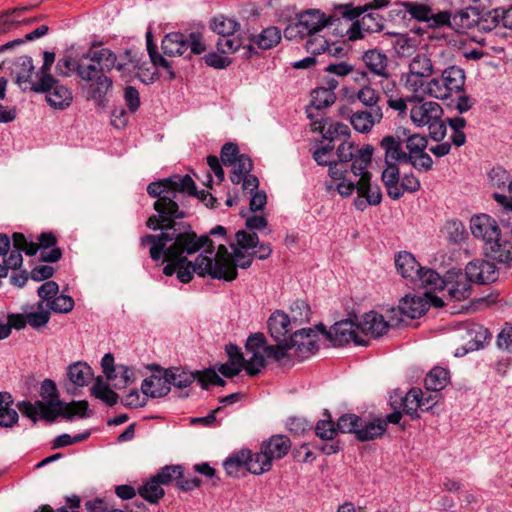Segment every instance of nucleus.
I'll return each mask as SVG.
<instances>
[{
  "label": "nucleus",
  "instance_id": "obj_1",
  "mask_svg": "<svg viewBox=\"0 0 512 512\" xmlns=\"http://www.w3.org/2000/svg\"><path fill=\"white\" fill-rule=\"evenodd\" d=\"M147 193L156 198L153 204L156 215L147 219L146 225L153 230H162L158 235L147 234L140 238V246L150 245L149 254L154 261L162 256L169 262L164 268L166 276L177 272L178 264L186 262L184 254H193L201 248L205 254H213L214 246L207 235L197 237L192 230H181L176 220L186 217L180 208L182 196H193L205 203L208 207H215L217 199L205 191H197L195 182L188 175H172L168 178L151 182L147 186Z\"/></svg>",
  "mask_w": 512,
  "mask_h": 512
},
{
  "label": "nucleus",
  "instance_id": "obj_2",
  "mask_svg": "<svg viewBox=\"0 0 512 512\" xmlns=\"http://www.w3.org/2000/svg\"><path fill=\"white\" fill-rule=\"evenodd\" d=\"M373 147L366 145L359 149L354 143L342 140L337 147L338 160L330 164L329 180L325 186L328 192L337 191L342 197L354 192L355 180L371 163Z\"/></svg>",
  "mask_w": 512,
  "mask_h": 512
},
{
  "label": "nucleus",
  "instance_id": "obj_3",
  "mask_svg": "<svg viewBox=\"0 0 512 512\" xmlns=\"http://www.w3.org/2000/svg\"><path fill=\"white\" fill-rule=\"evenodd\" d=\"M125 63H118L116 54L109 48L90 49L82 55L79 77L86 82H95L93 99H102L112 87L113 81L107 76L113 68L125 69Z\"/></svg>",
  "mask_w": 512,
  "mask_h": 512
},
{
  "label": "nucleus",
  "instance_id": "obj_4",
  "mask_svg": "<svg viewBox=\"0 0 512 512\" xmlns=\"http://www.w3.org/2000/svg\"><path fill=\"white\" fill-rule=\"evenodd\" d=\"M466 74L459 66L451 65L438 76L429 79L428 97L441 101L450 100L460 114L469 111L476 103L475 99L465 93Z\"/></svg>",
  "mask_w": 512,
  "mask_h": 512
},
{
  "label": "nucleus",
  "instance_id": "obj_5",
  "mask_svg": "<svg viewBox=\"0 0 512 512\" xmlns=\"http://www.w3.org/2000/svg\"><path fill=\"white\" fill-rule=\"evenodd\" d=\"M232 253L223 244L218 246L214 259L209 254H200L196 264L197 274L201 277L209 275L213 279L233 281L237 278V267L247 269L251 266L254 254L245 253L231 244Z\"/></svg>",
  "mask_w": 512,
  "mask_h": 512
},
{
  "label": "nucleus",
  "instance_id": "obj_6",
  "mask_svg": "<svg viewBox=\"0 0 512 512\" xmlns=\"http://www.w3.org/2000/svg\"><path fill=\"white\" fill-rule=\"evenodd\" d=\"M412 104L409 117L416 127L427 126L430 137L437 142L442 141L446 136V123L443 121V108L435 101L416 99L410 101Z\"/></svg>",
  "mask_w": 512,
  "mask_h": 512
},
{
  "label": "nucleus",
  "instance_id": "obj_7",
  "mask_svg": "<svg viewBox=\"0 0 512 512\" xmlns=\"http://www.w3.org/2000/svg\"><path fill=\"white\" fill-rule=\"evenodd\" d=\"M327 25L326 14L318 9H309L297 15L283 31L288 40H299L320 33Z\"/></svg>",
  "mask_w": 512,
  "mask_h": 512
},
{
  "label": "nucleus",
  "instance_id": "obj_8",
  "mask_svg": "<svg viewBox=\"0 0 512 512\" xmlns=\"http://www.w3.org/2000/svg\"><path fill=\"white\" fill-rule=\"evenodd\" d=\"M31 89L36 92H45L47 102L55 109L67 108L73 99L71 91L60 84L51 74L41 75L38 82L32 84Z\"/></svg>",
  "mask_w": 512,
  "mask_h": 512
},
{
  "label": "nucleus",
  "instance_id": "obj_9",
  "mask_svg": "<svg viewBox=\"0 0 512 512\" xmlns=\"http://www.w3.org/2000/svg\"><path fill=\"white\" fill-rule=\"evenodd\" d=\"M210 28L220 36L217 48L221 53H234L242 46L241 39L234 36L240 28L236 20L219 15L211 21Z\"/></svg>",
  "mask_w": 512,
  "mask_h": 512
},
{
  "label": "nucleus",
  "instance_id": "obj_10",
  "mask_svg": "<svg viewBox=\"0 0 512 512\" xmlns=\"http://www.w3.org/2000/svg\"><path fill=\"white\" fill-rule=\"evenodd\" d=\"M321 331L334 346H341L350 342L358 346H367L369 343L368 339L360 334L358 324L351 320L336 322L328 331L321 325Z\"/></svg>",
  "mask_w": 512,
  "mask_h": 512
},
{
  "label": "nucleus",
  "instance_id": "obj_11",
  "mask_svg": "<svg viewBox=\"0 0 512 512\" xmlns=\"http://www.w3.org/2000/svg\"><path fill=\"white\" fill-rule=\"evenodd\" d=\"M366 9L362 7H353L352 5H341L337 7L334 12L327 16V25L325 30H328L336 37H345L351 28V21L357 19Z\"/></svg>",
  "mask_w": 512,
  "mask_h": 512
},
{
  "label": "nucleus",
  "instance_id": "obj_12",
  "mask_svg": "<svg viewBox=\"0 0 512 512\" xmlns=\"http://www.w3.org/2000/svg\"><path fill=\"white\" fill-rule=\"evenodd\" d=\"M358 197L354 201L355 207L363 211L368 205L376 206L381 203L382 193L379 185L371 183V173L365 169L355 180Z\"/></svg>",
  "mask_w": 512,
  "mask_h": 512
},
{
  "label": "nucleus",
  "instance_id": "obj_13",
  "mask_svg": "<svg viewBox=\"0 0 512 512\" xmlns=\"http://www.w3.org/2000/svg\"><path fill=\"white\" fill-rule=\"evenodd\" d=\"M297 361H302L318 350V333L311 328H302L295 331L288 341Z\"/></svg>",
  "mask_w": 512,
  "mask_h": 512
},
{
  "label": "nucleus",
  "instance_id": "obj_14",
  "mask_svg": "<svg viewBox=\"0 0 512 512\" xmlns=\"http://www.w3.org/2000/svg\"><path fill=\"white\" fill-rule=\"evenodd\" d=\"M405 128L398 127L393 134L386 135L380 141V148L384 152L385 163H406L408 156L403 149Z\"/></svg>",
  "mask_w": 512,
  "mask_h": 512
},
{
  "label": "nucleus",
  "instance_id": "obj_15",
  "mask_svg": "<svg viewBox=\"0 0 512 512\" xmlns=\"http://www.w3.org/2000/svg\"><path fill=\"white\" fill-rule=\"evenodd\" d=\"M465 277L470 282L486 284L497 280L498 271L494 263L484 259H478L466 265Z\"/></svg>",
  "mask_w": 512,
  "mask_h": 512
},
{
  "label": "nucleus",
  "instance_id": "obj_16",
  "mask_svg": "<svg viewBox=\"0 0 512 512\" xmlns=\"http://www.w3.org/2000/svg\"><path fill=\"white\" fill-rule=\"evenodd\" d=\"M470 229L473 236L481 239L484 245L498 237L501 232L497 221L487 214L473 216L470 220Z\"/></svg>",
  "mask_w": 512,
  "mask_h": 512
},
{
  "label": "nucleus",
  "instance_id": "obj_17",
  "mask_svg": "<svg viewBox=\"0 0 512 512\" xmlns=\"http://www.w3.org/2000/svg\"><path fill=\"white\" fill-rule=\"evenodd\" d=\"M390 323L384 319L383 315L370 311L362 316L358 323L360 334L367 339V336L378 338L387 332Z\"/></svg>",
  "mask_w": 512,
  "mask_h": 512
},
{
  "label": "nucleus",
  "instance_id": "obj_18",
  "mask_svg": "<svg viewBox=\"0 0 512 512\" xmlns=\"http://www.w3.org/2000/svg\"><path fill=\"white\" fill-rule=\"evenodd\" d=\"M383 109H361L350 116L352 127L359 133H369L383 119Z\"/></svg>",
  "mask_w": 512,
  "mask_h": 512
},
{
  "label": "nucleus",
  "instance_id": "obj_19",
  "mask_svg": "<svg viewBox=\"0 0 512 512\" xmlns=\"http://www.w3.org/2000/svg\"><path fill=\"white\" fill-rule=\"evenodd\" d=\"M479 19L480 11L475 7H467L458 11L453 16L449 14V20L444 25L451 27L456 32L464 33L477 27Z\"/></svg>",
  "mask_w": 512,
  "mask_h": 512
},
{
  "label": "nucleus",
  "instance_id": "obj_20",
  "mask_svg": "<svg viewBox=\"0 0 512 512\" xmlns=\"http://www.w3.org/2000/svg\"><path fill=\"white\" fill-rule=\"evenodd\" d=\"M484 253L492 260L507 264L512 261V242L503 239L500 232L498 237L484 245Z\"/></svg>",
  "mask_w": 512,
  "mask_h": 512
},
{
  "label": "nucleus",
  "instance_id": "obj_21",
  "mask_svg": "<svg viewBox=\"0 0 512 512\" xmlns=\"http://www.w3.org/2000/svg\"><path fill=\"white\" fill-rule=\"evenodd\" d=\"M362 60L366 68L374 75L381 78H388V57L385 53L378 49H370L366 51Z\"/></svg>",
  "mask_w": 512,
  "mask_h": 512
},
{
  "label": "nucleus",
  "instance_id": "obj_22",
  "mask_svg": "<svg viewBox=\"0 0 512 512\" xmlns=\"http://www.w3.org/2000/svg\"><path fill=\"white\" fill-rule=\"evenodd\" d=\"M408 11L412 17L421 21H426L433 27L444 26L445 22L449 20V12L442 11L434 13L432 9L426 5L409 4Z\"/></svg>",
  "mask_w": 512,
  "mask_h": 512
},
{
  "label": "nucleus",
  "instance_id": "obj_23",
  "mask_svg": "<svg viewBox=\"0 0 512 512\" xmlns=\"http://www.w3.org/2000/svg\"><path fill=\"white\" fill-rule=\"evenodd\" d=\"M271 337L276 341H282L294 326L290 316L281 310L273 312L267 322Z\"/></svg>",
  "mask_w": 512,
  "mask_h": 512
},
{
  "label": "nucleus",
  "instance_id": "obj_24",
  "mask_svg": "<svg viewBox=\"0 0 512 512\" xmlns=\"http://www.w3.org/2000/svg\"><path fill=\"white\" fill-rule=\"evenodd\" d=\"M314 130H320L323 134V137L329 141L328 144L335 141L342 142V140H346L350 136V129L348 125L343 123H321L320 121H314L312 123Z\"/></svg>",
  "mask_w": 512,
  "mask_h": 512
},
{
  "label": "nucleus",
  "instance_id": "obj_25",
  "mask_svg": "<svg viewBox=\"0 0 512 512\" xmlns=\"http://www.w3.org/2000/svg\"><path fill=\"white\" fill-rule=\"evenodd\" d=\"M399 312L409 319L421 317L428 310V300L423 296H405L398 307Z\"/></svg>",
  "mask_w": 512,
  "mask_h": 512
},
{
  "label": "nucleus",
  "instance_id": "obj_26",
  "mask_svg": "<svg viewBox=\"0 0 512 512\" xmlns=\"http://www.w3.org/2000/svg\"><path fill=\"white\" fill-rule=\"evenodd\" d=\"M411 283L416 287L425 289V292H434L445 287V281L436 271L422 267Z\"/></svg>",
  "mask_w": 512,
  "mask_h": 512
},
{
  "label": "nucleus",
  "instance_id": "obj_27",
  "mask_svg": "<svg viewBox=\"0 0 512 512\" xmlns=\"http://www.w3.org/2000/svg\"><path fill=\"white\" fill-rule=\"evenodd\" d=\"M39 247L43 250L40 253V258L44 262L54 263L61 259L62 251L58 247H54L57 243V238L52 232H43L38 237Z\"/></svg>",
  "mask_w": 512,
  "mask_h": 512
},
{
  "label": "nucleus",
  "instance_id": "obj_28",
  "mask_svg": "<svg viewBox=\"0 0 512 512\" xmlns=\"http://www.w3.org/2000/svg\"><path fill=\"white\" fill-rule=\"evenodd\" d=\"M142 394L147 397L158 398L167 395L170 391V386L164 372L163 376L151 375L146 378L141 385Z\"/></svg>",
  "mask_w": 512,
  "mask_h": 512
},
{
  "label": "nucleus",
  "instance_id": "obj_29",
  "mask_svg": "<svg viewBox=\"0 0 512 512\" xmlns=\"http://www.w3.org/2000/svg\"><path fill=\"white\" fill-rule=\"evenodd\" d=\"M395 267L397 272L410 282L417 276L420 265L416 258L409 252H399L395 256Z\"/></svg>",
  "mask_w": 512,
  "mask_h": 512
},
{
  "label": "nucleus",
  "instance_id": "obj_30",
  "mask_svg": "<svg viewBox=\"0 0 512 512\" xmlns=\"http://www.w3.org/2000/svg\"><path fill=\"white\" fill-rule=\"evenodd\" d=\"M271 461L283 458L291 448L289 438L283 435H274L261 445Z\"/></svg>",
  "mask_w": 512,
  "mask_h": 512
},
{
  "label": "nucleus",
  "instance_id": "obj_31",
  "mask_svg": "<svg viewBox=\"0 0 512 512\" xmlns=\"http://www.w3.org/2000/svg\"><path fill=\"white\" fill-rule=\"evenodd\" d=\"M386 167L382 172V182L387 190V194L393 200L402 197V192L398 189L400 182V173L397 163H385Z\"/></svg>",
  "mask_w": 512,
  "mask_h": 512
},
{
  "label": "nucleus",
  "instance_id": "obj_32",
  "mask_svg": "<svg viewBox=\"0 0 512 512\" xmlns=\"http://www.w3.org/2000/svg\"><path fill=\"white\" fill-rule=\"evenodd\" d=\"M162 50L166 56H182L187 52L186 35L180 32H171L162 40Z\"/></svg>",
  "mask_w": 512,
  "mask_h": 512
},
{
  "label": "nucleus",
  "instance_id": "obj_33",
  "mask_svg": "<svg viewBox=\"0 0 512 512\" xmlns=\"http://www.w3.org/2000/svg\"><path fill=\"white\" fill-rule=\"evenodd\" d=\"M277 345H268L264 347V353L267 358L273 359L281 366H290L293 364L294 354L288 341H279Z\"/></svg>",
  "mask_w": 512,
  "mask_h": 512
},
{
  "label": "nucleus",
  "instance_id": "obj_34",
  "mask_svg": "<svg viewBox=\"0 0 512 512\" xmlns=\"http://www.w3.org/2000/svg\"><path fill=\"white\" fill-rule=\"evenodd\" d=\"M426 78L427 77L415 76L408 73L404 75V86L412 93V95L408 97L409 102L428 97L427 89L429 80H426Z\"/></svg>",
  "mask_w": 512,
  "mask_h": 512
},
{
  "label": "nucleus",
  "instance_id": "obj_35",
  "mask_svg": "<svg viewBox=\"0 0 512 512\" xmlns=\"http://www.w3.org/2000/svg\"><path fill=\"white\" fill-rule=\"evenodd\" d=\"M385 431L386 421L383 419L376 418L364 424L361 420L360 427L356 431V438L359 441H369L380 437Z\"/></svg>",
  "mask_w": 512,
  "mask_h": 512
},
{
  "label": "nucleus",
  "instance_id": "obj_36",
  "mask_svg": "<svg viewBox=\"0 0 512 512\" xmlns=\"http://www.w3.org/2000/svg\"><path fill=\"white\" fill-rule=\"evenodd\" d=\"M67 376L73 385L83 387L93 378V371L86 363L76 362L68 367Z\"/></svg>",
  "mask_w": 512,
  "mask_h": 512
},
{
  "label": "nucleus",
  "instance_id": "obj_37",
  "mask_svg": "<svg viewBox=\"0 0 512 512\" xmlns=\"http://www.w3.org/2000/svg\"><path fill=\"white\" fill-rule=\"evenodd\" d=\"M404 412L412 418H419L418 409L426 406L424 402V394L419 388L410 389L402 399Z\"/></svg>",
  "mask_w": 512,
  "mask_h": 512
},
{
  "label": "nucleus",
  "instance_id": "obj_38",
  "mask_svg": "<svg viewBox=\"0 0 512 512\" xmlns=\"http://www.w3.org/2000/svg\"><path fill=\"white\" fill-rule=\"evenodd\" d=\"M311 108L307 110L308 117L312 119L314 117L312 109L321 110L332 105L336 100V95L331 89H325L324 87H318L312 91Z\"/></svg>",
  "mask_w": 512,
  "mask_h": 512
},
{
  "label": "nucleus",
  "instance_id": "obj_39",
  "mask_svg": "<svg viewBox=\"0 0 512 512\" xmlns=\"http://www.w3.org/2000/svg\"><path fill=\"white\" fill-rule=\"evenodd\" d=\"M272 461L264 452L263 448H260V452L252 454L249 450V458L246 460V471L260 475L271 469Z\"/></svg>",
  "mask_w": 512,
  "mask_h": 512
},
{
  "label": "nucleus",
  "instance_id": "obj_40",
  "mask_svg": "<svg viewBox=\"0 0 512 512\" xmlns=\"http://www.w3.org/2000/svg\"><path fill=\"white\" fill-rule=\"evenodd\" d=\"M449 382V371L442 367H434L425 377L424 384L427 390L438 392L444 389Z\"/></svg>",
  "mask_w": 512,
  "mask_h": 512
},
{
  "label": "nucleus",
  "instance_id": "obj_41",
  "mask_svg": "<svg viewBox=\"0 0 512 512\" xmlns=\"http://www.w3.org/2000/svg\"><path fill=\"white\" fill-rule=\"evenodd\" d=\"M356 99L362 104L364 109H382L380 106L381 95L379 91L371 85H363L356 93Z\"/></svg>",
  "mask_w": 512,
  "mask_h": 512
},
{
  "label": "nucleus",
  "instance_id": "obj_42",
  "mask_svg": "<svg viewBox=\"0 0 512 512\" xmlns=\"http://www.w3.org/2000/svg\"><path fill=\"white\" fill-rule=\"evenodd\" d=\"M165 373L169 386L173 385L174 387L180 389L190 386L196 378L198 379L197 372L190 373L184 371L181 368L167 369L165 370Z\"/></svg>",
  "mask_w": 512,
  "mask_h": 512
},
{
  "label": "nucleus",
  "instance_id": "obj_43",
  "mask_svg": "<svg viewBox=\"0 0 512 512\" xmlns=\"http://www.w3.org/2000/svg\"><path fill=\"white\" fill-rule=\"evenodd\" d=\"M281 31L275 26L265 28L260 34L253 36L251 41L261 49L267 50L276 46L281 40Z\"/></svg>",
  "mask_w": 512,
  "mask_h": 512
},
{
  "label": "nucleus",
  "instance_id": "obj_44",
  "mask_svg": "<svg viewBox=\"0 0 512 512\" xmlns=\"http://www.w3.org/2000/svg\"><path fill=\"white\" fill-rule=\"evenodd\" d=\"M407 73L429 78L434 73L431 59L426 54H417L411 59Z\"/></svg>",
  "mask_w": 512,
  "mask_h": 512
},
{
  "label": "nucleus",
  "instance_id": "obj_45",
  "mask_svg": "<svg viewBox=\"0 0 512 512\" xmlns=\"http://www.w3.org/2000/svg\"><path fill=\"white\" fill-rule=\"evenodd\" d=\"M138 494L149 503L156 504L164 496L165 492L160 482L153 476L138 488Z\"/></svg>",
  "mask_w": 512,
  "mask_h": 512
},
{
  "label": "nucleus",
  "instance_id": "obj_46",
  "mask_svg": "<svg viewBox=\"0 0 512 512\" xmlns=\"http://www.w3.org/2000/svg\"><path fill=\"white\" fill-rule=\"evenodd\" d=\"M249 458V450L240 452L227 458L224 462V468L229 476L237 477L246 470V460Z\"/></svg>",
  "mask_w": 512,
  "mask_h": 512
},
{
  "label": "nucleus",
  "instance_id": "obj_47",
  "mask_svg": "<svg viewBox=\"0 0 512 512\" xmlns=\"http://www.w3.org/2000/svg\"><path fill=\"white\" fill-rule=\"evenodd\" d=\"M403 140L404 144H406V154H410L408 159L415 154L425 151L428 145V140L425 136L417 133L411 134L410 130L407 128H405V137Z\"/></svg>",
  "mask_w": 512,
  "mask_h": 512
},
{
  "label": "nucleus",
  "instance_id": "obj_48",
  "mask_svg": "<svg viewBox=\"0 0 512 512\" xmlns=\"http://www.w3.org/2000/svg\"><path fill=\"white\" fill-rule=\"evenodd\" d=\"M19 70L16 71V82L26 88L28 84H32V75L34 72L33 61L31 57H20L17 63Z\"/></svg>",
  "mask_w": 512,
  "mask_h": 512
},
{
  "label": "nucleus",
  "instance_id": "obj_49",
  "mask_svg": "<svg viewBox=\"0 0 512 512\" xmlns=\"http://www.w3.org/2000/svg\"><path fill=\"white\" fill-rule=\"evenodd\" d=\"M231 166H233V170L230 174V180L234 184H239L243 177L251 172L253 163L249 156L242 154Z\"/></svg>",
  "mask_w": 512,
  "mask_h": 512
},
{
  "label": "nucleus",
  "instance_id": "obj_50",
  "mask_svg": "<svg viewBox=\"0 0 512 512\" xmlns=\"http://www.w3.org/2000/svg\"><path fill=\"white\" fill-rule=\"evenodd\" d=\"M502 24L501 9L480 12V19L477 21L479 31L488 32Z\"/></svg>",
  "mask_w": 512,
  "mask_h": 512
},
{
  "label": "nucleus",
  "instance_id": "obj_51",
  "mask_svg": "<svg viewBox=\"0 0 512 512\" xmlns=\"http://www.w3.org/2000/svg\"><path fill=\"white\" fill-rule=\"evenodd\" d=\"M290 319L294 326H300L310 320L311 309L303 300H296L290 306Z\"/></svg>",
  "mask_w": 512,
  "mask_h": 512
},
{
  "label": "nucleus",
  "instance_id": "obj_52",
  "mask_svg": "<svg viewBox=\"0 0 512 512\" xmlns=\"http://www.w3.org/2000/svg\"><path fill=\"white\" fill-rule=\"evenodd\" d=\"M91 393L96 398L102 400L109 406H113L118 402V395L110 387L105 384L100 378H97L95 384L91 389Z\"/></svg>",
  "mask_w": 512,
  "mask_h": 512
},
{
  "label": "nucleus",
  "instance_id": "obj_53",
  "mask_svg": "<svg viewBox=\"0 0 512 512\" xmlns=\"http://www.w3.org/2000/svg\"><path fill=\"white\" fill-rule=\"evenodd\" d=\"M39 415L48 422H53L57 416H63V402L60 400L48 401V403L37 401Z\"/></svg>",
  "mask_w": 512,
  "mask_h": 512
},
{
  "label": "nucleus",
  "instance_id": "obj_54",
  "mask_svg": "<svg viewBox=\"0 0 512 512\" xmlns=\"http://www.w3.org/2000/svg\"><path fill=\"white\" fill-rule=\"evenodd\" d=\"M447 239L452 243H461L466 239L464 224L458 220L447 221L444 227Z\"/></svg>",
  "mask_w": 512,
  "mask_h": 512
},
{
  "label": "nucleus",
  "instance_id": "obj_55",
  "mask_svg": "<svg viewBox=\"0 0 512 512\" xmlns=\"http://www.w3.org/2000/svg\"><path fill=\"white\" fill-rule=\"evenodd\" d=\"M82 66V56L76 60L72 56L60 58L56 64V72L60 76H70L75 72L79 76V69Z\"/></svg>",
  "mask_w": 512,
  "mask_h": 512
},
{
  "label": "nucleus",
  "instance_id": "obj_56",
  "mask_svg": "<svg viewBox=\"0 0 512 512\" xmlns=\"http://www.w3.org/2000/svg\"><path fill=\"white\" fill-rule=\"evenodd\" d=\"M13 399L9 394V399L5 400V403L0 405V426L1 427H12L18 421V413L12 408Z\"/></svg>",
  "mask_w": 512,
  "mask_h": 512
},
{
  "label": "nucleus",
  "instance_id": "obj_57",
  "mask_svg": "<svg viewBox=\"0 0 512 512\" xmlns=\"http://www.w3.org/2000/svg\"><path fill=\"white\" fill-rule=\"evenodd\" d=\"M307 38L308 40L305 45L306 50L313 55L321 54L327 50L331 53L330 47H336L334 44L331 45L325 36L320 35V33Z\"/></svg>",
  "mask_w": 512,
  "mask_h": 512
},
{
  "label": "nucleus",
  "instance_id": "obj_58",
  "mask_svg": "<svg viewBox=\"0 0 512 512\" xmlns=\"http://www.w3.org/2000/svg\"><path fill=\"white\" fill-rule=\"evenodd\" d=\"M89 404L86 400L82 401H72L69 404L63 403V417L68 420H71L74 416H79L81 418L88 417Z\"/></svg>",
  "mask_w": 512,
  "mask_h": 512
},
{
  "label": "nucleus",
  "instance_id": "obj_59",
  "mask_svg": "<svg viewBox=\"0 0 512 512\" xmlns=\"http://www.w3.org/2000/svg\"><path fill=\"white\" fill-rule=\"evenodd\" d=\"M469 282L470 281L465 277V274L461 275L448 290L451 298L458 301L468 298L471 294V284Z\"/></svg>",
  "mask_w": 512,
  "mask_h": 512
},
{
  "label": "nucleus",
  "instance_id": "obj_60",
  "mask_svg": "<svg viewBox=\"0 0 512 512\" xmlns=\"http://www.w3.org/2000/svg\"><path fill=\"white\" fill-rule=\"evenodd\" d=\"M468 334L471 337L469 348L472 350L482 348L484 343L491 337L488 329L481 325H473L469 329Z\"/></svg>",
  "mask_w": 512,
  "mask_h": 512
},
{
  "label": "nucleus",
  "instance_id": "obj_61",
  "mask_svg": "<svg viewBox=\"0 0 512 512\" xmlns=\"http://www.w3.org/2000/svg\"><path fill=\"white\" fill-rule=\"evenodd\" d=\"M361 418L355 414L342 415L336 424L337 433H354L359 429Z\"/></svg>",
  "mask_w": 512,
  "mask_h": 512
},
{
  "label": "nucleus",
  "instance_id": "obj_62",
  "mask_svg": "<svg viewBox=\"0 0 512 512\" xmlns=\"http://www.w3.org/2000/svg\"><path fill=\"white\" fill-rule=\"evenodd\" d=\"M328 419L318 421L315 427V432L318 437L324 440H332L337 435V429L334 422L331 420L328 411H325Z\"/></svg>",
  "mask_w": 512,
  "mask_h": 512
},
{
  "label": "nucleus",
  "instance_id": "obj_63",
  "mask_svg": "<svg viewBox=\"0 0 512 512\" xmlns=\"http://www.w3.org/2000/svg\"><path fill=\"white\" fill-rule=\"evenodd\" d=\"M38 311L27 313L28 325L34 329H40L47 325L50 319V312L44 310L43 302L38 303Z\"/></svg>",
  "mask_w": 512,
  "mask_h": 512
},
{
  "label": "nucleus",
  "instance_id": "obj_64",
  "mask_svg": "<svg viewBox=\"0 0 512 512\" xmlns=\"http://www.w3.org/2000/svg\"><path fill=\"white\" fill-rule=\"evenodd\" d=\"M154 477L160 482L161 485H168L172 481L177 482V480L182 477V466H165Z\"/></svg>",
  "mask_w": 512,
  "mask_h": 512
}]
</instances>
